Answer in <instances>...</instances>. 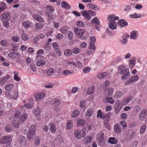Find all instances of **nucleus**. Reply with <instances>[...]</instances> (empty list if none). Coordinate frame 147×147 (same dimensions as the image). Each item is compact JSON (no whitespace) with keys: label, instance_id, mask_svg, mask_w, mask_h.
Segmentation results:
<instances>
[{"label":"nucleus","instance_id":"obj_1","mask_svg":"<svg viewBox=\"0 0 147 147\" xmlns=\"http://www.w3.org/2000/svg\"><path fill=\"white\" fill-rule=\"evenodd\" d=\"M86 129L84 128L81 131L79 130H76L74 132L75 137L78 139H80L82 137H84L86 135Z\"/></svg>","mask_w":147,"mask_h":147},{"label":"nucleus","instance_id":"obj_2","mask_svg":"<svg viewBox=\"0 0 147 147\" xmlns=\"http://www.w3.org/2000/svg\"><path fill=\"white\" fill-rule=\"evenodd\" d=\"M36 130V127L35 126L32 125L30 127L27 135L28 139L30 140L33 138V136Z\"/></svg>","mask_w":147,"mask_h":147},{"label":"nucleus","instance_id":"obj_3","mask_svg":"<svg viewBox=\"0 0 147 147\" xmlns=\"http://www.w3.org/2000/svg\"><path fill=\"white\" fill-rule=\"evenodd\" d=\"M122 107V103L119 100L117 101L114 106V111L116 114L118 113Z\"/></svg>","mask_w":147,"mask_h":147},{"label":"nucleus","instance_id":"obj_4","mask_svg":"<svg viewBox=\"0 0 147 147\" xmlns=\"http://www.w3.org/2000/svg\"><path fill=\"white\" fill-rule=\"evenodd\" d=\"M11 141V137L9 136H5L1 138L0 142L2 144L10 143Z\"/></svg>","mask_w":147,"mask_h":147},{"label":"nucleus","instance_id":"obj_5","mask_svg":"<svg viewBox=\"0 0 147 147\" xmlns=\"http://www.w3.org/2000/svg\"><path fill=\"white\" fill-rule=\"evenodd\" d=\"M74 30L75 33L78 37L82 36L84 33V30L82 29H79L77 27H74Z\"/></svg>","mask_w":147,"mask_h":147},{"label":"nucleus","instance_id":"obj_6","mask_svg":"<svg viewBox=\"0 0 147 147\" xmlns=\"http://www.w3.org/2000/svg\"><path fill=\"white\" fill-rule=\"evenodd\" d=\"M117 73L120 74H125L128 70L126 67L123 65H121L118 67Z\"/></svg>","mask_w":147,"mask_h":147},{"label":"nucleus","instance_id":"obj_7","mask_svg":"<svg viewBox=\"0 0 147 147\" xmlns=\"http://www.w3.org/2000/svg\"><path fill=\"white\" fill-rule=\"evenodd\" d=\"M147 110L145 109H143L140 114L139 119L140 121H143L147 115Z\"/></svg>","mask_w":147,"mask_h":147},{"label":"nucleus","instance_id":"obj_8","mask_svg":"<svg viewBox=\"0 0 147 147\" xmlns=\"http://www.w3.org/2000/svg\"><path fill=\"white\" fill-rule=\"evenodd\" d=\"M139 79L138 76L137 75L131 77L129 80L126 81L125 83V85H127L130 83L134 82L137 81Z\"/></svg>","mask_w":147,"mask_h":147},{"label":"nucleus","instance_id":"obj_9","mask_svg":"<svg viewBox=\"0 0 147 147\" xmlns=\"http://www.w3.org/2000/svg\"><path fill=\"white\" fill-rule=\"evenodd\" d=\"M11 13L9 11H5L3 14L0 16V18L2 17L3 19L2 20H3L6 19L7 20L9 21L10 20L11 17L10 16Z\"/></svg>","mask_w":147,"mask_h":147},{"label":"nucleus","instance_id":"obj_10","mask_svg":"<svg viewBox=\"0 0 147 147\" xmlns=\"http://www.w3.org/2000/svg\"><path fill=\"white\" fill-rule=\"evenodd\" d=\"M94 110L92 108L88 109L86 111L85 114V117L86 119H89L93 114Z\"/></svg>","mask_w":147,"mask_h":147},{"label":"nucleus","instance_id":"obj_11","mask_svg":"<svg viewBox=\"0 0 147 147\" xmlns=\"http://www.w3.org/2000/svg\"><path fill=\"white\" fill-rule=\"evenodd\" d=\"M97 78L99 79H102L105 77L106 78L109 77V74L106 72H104L98 73L97 75Z\"/></svg>","mask_w":147,"mask_h":147},{"label":"nucleus","instance_id":"obj_12","mask_svg":"<svg viewBox=\"0 0 147 147\" xmlns=\"http://www.w3.org/2000/svg\"><path fill=\"white\" fill-rule=\"evenodd\" d=\"M129 36L127 34H124L122 37V39L120 40V42L121 43L125 45L127 43V39L129 38Z\"/></svg>","mask_w":147,"mask_h":147},{"label":"nucleus","instance_id":"obj_13","mask_svg":"<svg viewBox=\"0 0 147 147\" xmlns=\"http://www.w3.org/2000/svg\"><path fill=\"white\" fill-rule=\"evenodd\" d=\"M119 19L118 16H116L114 14H111L109 15L108 18V20L109 22L115 21V20H117Z\"/></svg>","mask_w":147,"mask_h":147},{"label":"nucleus","instance_id":"obj_14","mask_svg":"<svg viewBox=\"0 0 147 147\" xmlns=\"http://www.w3.org/2000/svg\"><path fill=\"white\" fill-rule=\"evenodd\" d=\"M45 95V94L44 93L40 92L37 94H35V97L37 100H40L44 98Z\"/></svg>","mask_w":147,"mask_h":147},{"label":"nucleus","instance_id":"obj_15","mask_svg":"<svg viewBox=\"0 0 147 147\" xmlns=\"http://www.w3.org/2000/svg\"><path fill=\"white\" fill-rule=\"evenodd\" d=\"M114 129L115 133L119 134L121 133V128L120 125L118 124H115L114 126Z\"/></svg>","mask_w":147,"mask_h":147},{"label":"nucleus","instance_id":"obj_16","mask_svg":"<svg viewBox=\"0 0 147 147\" xmlns=\"http://www.w3.org/2000/svg\"><path fill=\"white\" fill-rule=\"evenodd\" d=\"M118 25L121 27L127 26L128 24L124 19L119 20L118 22Z\"/></svg>","mask_w":147,"mask_h":147},{"label":"nucleus","instance_id":"obj_17","mask_svg":"<svg viewBox=\"0 0 147 147\" xmlns=\"http://www.w3.org/2000/svg\"><path fill=\"white\" fill-rule=\"evenodd\" d=\"M8 55L9 57L13 59L15 58H19L21 56L20 55L19 53L15 52L10 53Z\"/></svg>","mask_w":147,"mask_h":147},{"label":"nucleus","instance_id":"obj_18","mask_svg":"<svg viewBox=\"0 0 147 147\" xmlns=\"http://www.w3.org/2000/svg\"><path fill=\"white\" fill-rule=\"evenodd\" d=\"M81 13L86 19L89 20L90 19L91 17L90 16L88 11L87 10L82 11L81 12Z\"/></svg>","mask_w":147,"mask_h":147},{"label":"nucleus","instance_id":"obj_19","mask_svg":"<svg viewBox=\"0 0 147 147\" xmlns=\"http://www.w3.org/2000/svg\"><path fill=\"white\" fill-rule=\"evenodd\" d=\"M117 27V24L115 21L109 22V28L110 29L112 30H114L116 29Z\"/></svg>","mask_w":147,"mask_h":147},{"label":"nucleus","instance_id":"obj_20","mask_svg":"<svg viewBox=\"0 0 147 147\" xmlns=\"http://www.w3.org/2000/svg\"><path fill=\"white\" fill-rule=\"evenodd\" d=\"M72 66L75 67V63L69 61H67L65 62V67H66L67 69H69Z\"/></svg>","mask_w":147,"mask_h":147},{"label":"nucleus","instance_id":"obj_21","mask_svg":"<svg viewBox=\"0 0 147 147\" xmlns=\"http://www.w3.org/2000/svg\"><path fill=\"white\" fill-rule=\"evenodd\" d=\"M33 17L34 19L40 22H42L44 21L42 18L38 15H33Z\"/></svg>","mask_w":147,"mask_h":147},{"label":"nucleus","instance_id":"obj_22","mask_svg":"<svg viewBox=\"0 0 147 147\" xmlns=\"http://www.w3.org/2000/svg\"><path fill=\"white\" fill-rule=\"evenodd\" d=\"M138 33V32L137 31H133L130 34V38L132 39L136 38L137 37Z\"/></svg>","mask_w":147,"mask_h":147},{"label":"nucleus","instance_id":"obj_23","mask_svg":"<svg viewBox=\"0 0 147 147\" xmlns=\"http://www.w3.org/2000/svg\"><path fill=\"white\" fill-rule=\"evenodd\" d=\"M13 129V127L11 125H7L5 128V131L7 133L10 132L12 131Z\"/></svg>","mask_w":147,"mask_h":147},{"label":"nucleus","instance_id":"obj_24","mask_svg":"<svg viewBox=\"0 0 147 147\" xmlns=\"http://www.w3.org/2000/svg\"><path fill=\"white\" fill-rule=\"evenodd\" d=\"M27 115L26 113L24 114L20 117L18 121L19 123H22L26 119Z\"/></svg>","mask_w":147,"mask_h":147},{"label":"nucleus","instance_id":"obj_25","mask_svg":"<svg viewBox=\"0 0 147 147\" xmlns=\"http://www.w3.org/2000/svg\"><path fill=\"white\" fill-rule=\"evenodd\" d=\"M141 16V14L140 13H135L129 16L131 18H140Z\"/></svg>","mask_w":147,"mask_h":147},{"label":"nucleus","instance_id":"obj_26","mask_svg":"<svg viewBox=\"0 0 147 147\" xmlns=\"http://www.w3.org/2000/svg\"><path fill=\"white\" fill-rule=\"evenodd\" d=\"M104 136V134L103 133H101L99 134V136L97 138V139L100 143H101L103 141Z\"/></svg>","mask_w":147,"mask_h":147},{"label":"nucleus","instance_id":"obj_27","mask_svg":"<svg viewBox=\"0 0 147 147\" xmlns=\"http://www.w3.org/2000/svg\"><path fill=\"white\" fill-rule=\"evenodd\" d=\"M95 90V87L92 86L89 88L87 90L86 94H92Z\"/></svg>","mask_w":147,"mask_h":147},{"label":"nucleus","instance_id":"obj_28","mask_svg":"<svg viewBox=\"0 0 147 147\" xmlns=\"http://www.w3.org/2000/svg\"><path fill=\"white\" fill-rule=\"evenodd\" d=\"M92 139V138L91 136H88L86 137L84 139V142L86 144L90 143L91 142Z\"/></svg>","mask_w":147,"mask_h":147},{"label":"nucleus","instance_id":"obj_29","mask_svg":"<svg viewBox=\"0 0 147 147\" xmlns=\"http://www.w3.org/2000/svg\"><path fill=\"white\" fill-rule=\"evenodd\" d=\"M41 112V111L40 108L39 107H37L35 109L34 113L35 116H38L40 115Z\"/></svg>","mask_w":147,"mask_h":147},{"label":"nucleus","instance_id":"obj_30","mask_svg":"<svg viewBox=\"0 0 147 147\" xmlns=\"http://www.w3.org/2000/svg\"><path fill=\"white\" fill-rule=\"evenodd\" d=\"M49 125L50 127V131L53 133L55 132L56 130V128L55 126V124L53 123H50Z\"/></svg>","mask_w":147,"mask_h":147},{"label":"nucleus","instance_id":"obj_31","mask_svg":"<svg viewBox=\"0 0 147 147\" xmlns=\"http://www.w3.org/2000/svg\"><path fill=\"white\" fill-rule=\"evenodd\" d=\"M105 103L108 102L111 104H113L115 102L114 99L112 97H106V101L103 100Z\"/></svg>","mask_w":147,"mask_h":147},{"label":"nucleus","instance_id":"obj_32","mask_svg":"<svg viewBox=\"0 0 147 147\" xmlns=\"http://www.w3.org/2000/svg\"><path fill=\"white\" fill-rule=\"evenodd\" d=\"M136 60L135 58H132L130 59V61L129 63V67L131 69L134 66Z\"/></svg>","mask_w":147,"mask_h":147},{"label":"nucleus","instance_id":"obj_33","mask_svg":"<svg viewBox=\"0 0 147 147\" xmlns=\"http://www.w3.org/2000/svg\"><path fill=\"white\" fill-rule=\"evenodd\" d=\"M108 142L112 144H115L117 143V140L114 137L110 138L108 139Z\"/></svg>","mask_w":147,"mask_h":147},{"label":"nucleus","instance_id":"obj_34","mask_svg":"<svg viewBox=\"0 0 147 147\" xmlns=\"http://www.w3.org/2000/svg\"><path fill=\"white\" fill-rule=\"evenodd\" d=\"M26 138L22 136H20L18 138V142L19 144H22L26 141Z\"/></svg>","mask_w":147,"mask_h":147},{"label":"nucleus","instance_id":"obj_35","mask_svg":"<svg viewBox=\"0 0 147 147\" xmlns=\"http://www.w3.org/2000/svg\"><path fill=\"white\" fill-rule=\"evenodd\" d=\"M73 127L72 122L71 120H69L67 121V125L66 126L67 129H71Z\"/></svg>","mask_w":147,"mask_h":147},{"label":"nucleus","instance_id":"obj_36","mask_svg":"<svg viewBox=\"0 0 147 147\" xmlns=\"http://www.w3.org/2000/svg\"><path fill=\"white\" fill-rule=\"evenodd\" d=\"M106 92H107L108 95L110 96L114 92V89L112 88H109L107 89Z\"/></svg>","mask_w":147,"mask_h":147},{"label":"nucleus","instance_id":"obj_37","mask_svg":"<svg viewBox=\"0 0 147 147\" xmlns=\"http://www.w3.org/2000/svg\"><path fill=\"white\" fill-rule=\"evenodd\" d=\"M91 23L92 24L96 25L97 24H99L100 21L96 17H95L91 20Z\"/></svg>","mask_w":147,"mask_h":147},{"label":"nucleus","instance_id":"obj_38","mask_svg":"<svg viewBox=\"0 0 147 147\" xmlns=\"http://www.w3.org/2000/svg\"><path fill=\"white\" fill-rule=\"evenodd\" d=\"M85 122V121L83 119H80L78 120L77 122V125L78 127H80L83 125Z\"/></svg>","mask_w":147,"mask_h":147},{"label":"nucleus","instance_id":"obj_39","mask_svg":"<svg viewBox=\"0 0 147 147\" xmlns=\"http://www.w3.org/2000/svg\"><path fill=\"white\" fill-rule=\"evenodd\" d=\"M97 117H99L102 119H104L105 118V117L102 116V111L100 110H99L98 111L97 113Z\"/></svg>","mask_w":147,"mask_h":147},{"label":"nucleus","instance_id":"obj_40","mask_svg":"<svg viewBox=\"0 0 147 147\" xmlns=\"http://www.w3.org/2000/svg\"><path fill=\"white\" fill-rule=\"evenodd\" d=\"M80 114V111L78 110H76L74 111L73 112L71 115V117H74L78 116Z\"/></svg>","mask_w":147,"mask_h":147},{"label":"nucleus","instance_id":"obj_41","mask_svg":"<svg viewBox=\"0 0 147 147\" xmlns=\"http://www.w3.org/2000/svg\"><path fill=\"white\" fill-rule=\"evenodd\" d=\"M13 84H9L6 85L5 86V88L6 90L10 91L12 88L13 87Z\"/></svg>","mask_w":147,"mask_h":147},{"label":"nucleus","instance_id":"obj_42","mask_svg":"<svg viewBox=\"0 0 147 147\" xmlns=\"http://www.w3.org/2000/svg\"><path fill=\"white\" fill-rule=\"evenodd\" d=\"M53 73V69L52 68H51L49 69L47 72V76H49L52 75Z\"/></svg>","mask_w":147,"mask_h":147},{"label":"nucleus","instance_id":"obj_43","mask_svg":"<svg viewBox=\"0 0 147 147\" xmlns=\"http://www.w3.org/2000/svg\"><path fill=\"white\" fill-rule=\"evenodd\" d=\"M146 127L145 124H143L141 127L140 132L141 134L143 133L145 131Z\"/></svg>","mask_w":147,"mask_h":147},{"label":"nucleus","instance_id":"obj_44","mask_svg":"<svg viewBox=\"0 0 147 147\" xmlns=\"http://www.w3.org/2000/svg\"><path fill=\"white\" fill-rule=\"evenodd\" d=\"M75 63V67L81 68L82 67V64L80 61H76Z\"/></svg>","mask_w":147,"mask_h":147},{"label":"nucleus","instance_id":"obj_45","mask_svg":"<svg viewBox=\"0 0 147 147\" xmlns=\"http://www.w3.org/2000/svg\"><path fill=\"white\" fill-rule=\"evenodd\" d=\"M14 74H15L14 76V79L18 81H20V79L18 76V73L16 71H15L14 72Z\"/></svg>","mask_w":147,"mask_h":147},{"label":"nucleus","instance_id":"obj_46","mask_svg":"<svg viewBox=\"0 0 147 147\" xmlns=\"http://www.w3.org/2000/svg\"><path fill=\"white\" fill-rule=\"evenodd\" d=\"M1 45L5 47L8 46L9 45L7 41L3 40L1 41Z\"/></svg>","mask_w":147,"mask_h":147},{"label":"nucleus","instance_id":"obj_47","mask_svg":"<svg viewBox=\"0 0 147 147\" xmlns=\"http://www.w3.org/2000/svg\"><path fill=\"white\" fill-rule=\"evenodd\" d=\"M72 52L70 50L67 49L65 50V55L69 56L71 55Z\"/></svg>","mask_w":147,"mask_h":147},{"label":"nucleus","instance_id":"obj_48","mask_svg":"<svg viewBox=\"0 0 147 147\" xmlns=\"http://www.w3.org/2000/svg\"><path fill=\"white\" fill-rule=\"evenodd\" d=\"M46 64V62L45 61L42 60L39 61L36 63V65L38 66H42L45 65Z\"/></svg>","mask_w":147,"mask_h":147},{"label":"nucleus","instance_id":"obj_49","mask_svg":"<svg viewBox=\"0 0 147 147\" xmlns=\"http://www.w3.org/2000/svg\"><path fill=\"white\" fill-rule=\"evenodd\" d=\"M35 24L36 26V29L38 30L42 28L43 26V24L40 23H36Z\"/></svg>","mask_w":147,"mask_h":147},{"label":"nucleus","instance_id":"obj_50","mask_svg":"<svg viewBox=\"0 0 147 147\" xmlns=\"http://www.w3.org/2000/svg\"><path fill=\"white\" fill-rule=\"evenodd\" d=\"M77 25L79 27H82L84 26L83 22L80 20H78L76 23Z\"/></svg>","mask_w":147,"mask_h":147},{"label":"nucleus","instance_id":"obj_51","mask_svg":"<svg viewBox=\"0 0 147 147\" xmlns=\"http://www.w3.org/2000/svg\"><path fill=\"white\" fill-rule=\"evenodd\" d=\"M130 76L129 72L128 71L123 76L121 77V79L123 80H124L126 79Z\"/></svg>","mask_w":147,"mask_h":147},{"label":"nucleus","instance_id":"obj_52","mask_svg":"<svg viewBox=\"0 0 147 147\" xmlns=\"http://www.w3.org/2000/svg\"><path fill=\"white\" fill-rule=\"evenodd\" d=\"M24 106L28 109H30L33 107V105L32 103H30L24 105Z\"/></svg>","mask_w":147,"mask_h":147},{"label":"nucleus","instance_id":"obj_53","mask_svg":"<svg viewBox=\"0 0 147 147\" xmlns=\"http://www.w3.org/2000/svg\"><path fill=\"white\" fill-rule=\"evenodd\" d=\"M95 43H90V47L89 49H90L91 50H94L95 51L96 47L94 45Z\"/></svg>","mask_w":147,"mask_h":147},{"label":"nucleus","instance_id":"obj_54","mask_svg":"<svg viewBox=\"0 0 147 147\" xmlns=\"http://www.w3.org/2000/svg\"><path fill=\"white\" fill-rule=\"evenodd\" d=\"M91 70L90 68L89 67H86L83 69V71L85 73H87L89 72Z\"/></svg>","mask_w":147,"mask_h":147},{"label":"nucleus","instance_id":"obj_55","mask_svg":"<svg viewBox=\"0 0 147 147\" xmlns=\"http://www.w3.org/2000/svg\"><path fill=\"white\" fill-rule=\"evenodd\" d=\"M137 124L136 122H133L130 123L129 124V127L130 128H132L135 127Z\"/></svg>","mask_w":147,"mask_h":147},{"label":"nucleus","instance_id":"obj_56","mask_svg":"<svg viewBox=\"0 0 147 147\" xmlns=\"http://www.w3.org/2000/svg\"><path fill=\"white\" fill-rule=\"evenodd\" d=\"M86 105L85 101L84 100H82L80 102V107L83 108Z\"/></svg>","mask_w":147,"mask_h":147},{"label":"nucleus","instance_id":"obj_57","mask_svg":"<svg viewBox=\"0 0 147 147\" xmlns=\"http://www.w3.org/2000/svg\"><path fill=\"white\" fill-rule=\"evenodd\" d=\"M123 93L121 91L117 92L115 94V96L117 98L120 97L123 95Z\"/></svg>","mask_w":147,"mask_h":147},{"label":"nucleus","instance_id":"obj_58","mask_svg":"<svg viewBox=\"0 0 147 147\" xmlns=\"http://www.w3.org/2000/svg\"><path fill=\"white\" fill-rule=\"evenodd\" d=\"M20 38L19 37H16L12 36V40L14 42H18Z\"/></svg>","mask_w":147,"mask_h":147},{"label":"nucleus","instance_id":"obj_59","mask_svg":"<svg viewBox=\"0 0 147 147\" xmlns=\"http://www.w3.org/2000/svg\"><path fill=\"white\" fill-rule=\"evenodd\" d=\"M80 49L78 48H76L73 50V53H74L77 54L80 53Z\"/></svg>","mask_w":147,"mask_h":147},{"label":"nucleus","instance_id":"obj_60","mask_svg":"<svg viewBox=\"0 0 147 147\" xmlns=\"http://www.w3.org/2000/svg\"><path fill=\"white\" fill-rule=\"evenodd\" d=\"M87 46V44L85 42H83L81 43L80 47L82 49H85Z\"/></svg>","mask_w":147,"mask_h":147},{"label":"nucleus","instance_id":"obj_61","mask_svg":"<svg viewBox=\"0 0 147 147\" xmlns=\"http://www.w3.org/2000/svg\"><path fill=\"white\" fill-rule=\"evenodd\" d=\"M3 26L5 28H8L9 26V23L7 21L5 20L3 22Z\"/></svg>","mask_w":147,"mask_h":147},{"label":"nucleus","instance_id":"obj_62","mask_svg":"<svg viewBox=\"0 0 147 147\" xmlns=\"http://www.w3.org/2000/svg\"><path fill=\"white\" fill-rule=\"evenodd\" d=\"M20 112L19 111H17L16 112L14 117L16 119H18L20 117Z\"/></svg>","mask_w":147,"mask_h":147},{"label":"nucleus","instance_id":"obj_63","mask_svg":"<svg viewBox=\"0 0 147 147\" xmlns=\"http://www.w3.org/2000/svg\"><path fill=\"white\" fill-rule=\"evenodd\" d=\"M22 25L25 27H30L29 23L26 22H23L22 23Z\"/></svg>","mask_w":147,"mask_h":147},{"label":"nucleus","instance_id":"obj_64","mask_svg":"<svg viewBox=\"0 0 147 147\" xmlns=\"http://www.w3.org/2000/svg\"><path fill=\"white\" fill-rule=\"evenodd\" d=\"M120 124L123 127H125L127 126L126 123L124 121H121Z\"/></svg>","mask_w":147,"mask_h":147}]
</instances>
